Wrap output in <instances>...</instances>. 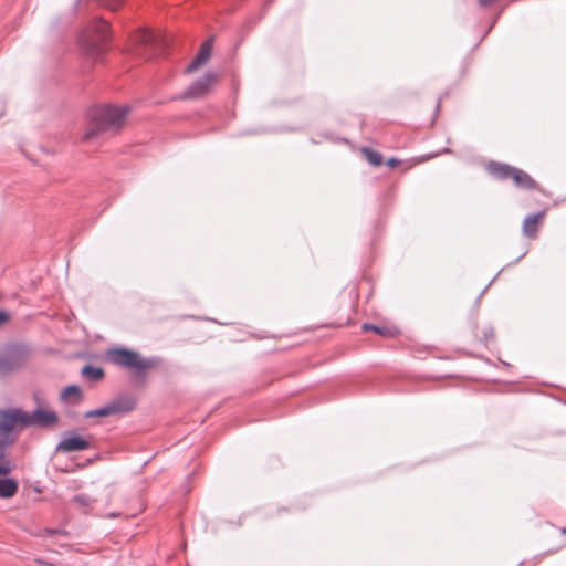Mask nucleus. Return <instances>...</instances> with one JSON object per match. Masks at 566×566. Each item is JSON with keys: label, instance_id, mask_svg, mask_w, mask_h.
Returning <instances> with one entry per match:
<instances>
[{"label": "nucleus", "instance_id": "f257e3e1", "mask_svg": "<svg viewBox=\"0 0 566 566\" xmlns=\"http://www.w3.org/2000/svg\"><path fill=\"white\" fill-rule=\"evenodd\" d=\"M128 113V106H103L96 109L83 139L88 142L107 134H116L124 127Z\"/></svg>", "mask_w": 566, "mask_h": 566}, {"label": "nucleus", "instance_id": "f03ea898", "mask_svg": "<svg viewBox=\"0 0 566 566\" xmlns=\"http://www.w3.org/2000/svg\"><path fill=\"white\" fill-rule=\"evenodd\" d=\"M109 25L106 21L95 20L80 36L83 54L92 62H97L105 51Z\"/></svg>", "mask_w": 566, "mask_h": 566}, {"label": "nucleus", "instance_id": "7ed1b4c3", "mask_svg": "<svg viewBox=\"0 0 566 566\" xmlns=\"http://www.w3.org/2000/svg\"><path fill=\"white\" fill-rule=\"evenodd\" d=\"M107 359L116 366L127 368L137 376H145L157 366L153 358H145L138 352L126 348H112L107 352Z\"/></svg>", "mask_w": 566, "mask_h": 566}, {"label": "nucleus", "instance_id": "20e7f679", "mask_svg": "<svg viewBox=\"0 0 566 566\" xmlns=\"http://www.w3.org/2000/svg\"><path fill=\"white\" fill-rule=\"evenodd\" d=\"M30 352L24 347H13L0 355V376H7L24 367Z\"/></svg>", "mask_w": 566, "mask_h": 566}, {"label": "nucleus", "instance_id": "39448f33", "mask_svg": "<svg viewBox=\"0 0 566 566\" xmlns=\"http://www.w3.org/2000/svg\"><path fill=\"white\" fill-rule=\"evenodd\" d=\"M25 411L19 408L0 410V433L9 434L25 428Z\"/></svg>", "mask_w": 566, "mask_h": 566}, {"label": "nucleus", "instance_id": "423d86ee", "mask_svg": "<svg viewBox=\"0 0 566 566\" xmlns=\"http://www.w3.org/2000/svg\"><path fill=\"white\" fill-rule=\"evenodd\" d=\"M25 428L40 427L48 428L53 427L59 422L57 413L49 407H38L33 412L25 411Z\"/></svg>", "mask_w": 566, "mask_h": 566}, {"label": "nucleus", "instance_id": "0eeeda50", "mask_svg": "<svg viewBox=\"0 0 566 566\" xmlns=\"http://www.w3.org/2000/svg\"><path fill=\"white\" fill-rule=\"evenodd\" d=\"M133 42L136 45L158 52L167 44V36L165 34H154L148 30H139L133 35Z\"/></svg>", "mask_w": 566, "mask_h": 566}, {"label": "nucleus", "instance_id": "6e6552de", "mask_svg": "<svg viewBox=\"0 0 566 566\" xmlns=\"http://www.w3.org/2000/svg\"><path fill=\"white\" fill-rule=\"evenodd\" d=\"M217 83V76L208 73L202 78L193 83L186 92V97L198 98L205 96Z\"/></svg>", "mask_w": 566, "mask_h": 566}, {"label": "nucleus", "instance_id": "1a4fd4ad", "mask_svg": "<svg viewBox=\"0 0 566 566\" xmlns=\"http://www.w3.org/2000/svg\"><path fill=\"white\" fill-rule=\"evenodd\" d=\"M545 217L546 210L526 216L522 224L524 235L530 239L537 238L539 227L543 224Z\"/></svg>", "mask_w": 566, "mask_h": 566}, {"label": "nucleus", "instance_id": "9d476101", "mask_svg": "<svg viewBox=\"0 0 566 566\" xmlns=\"http://www.w3.org/2000/svg\"><path fill=\"white\" fill-rule=\"evenodd\" d=\"M90 447V443L87 440L80 436H71L64 438L56 448V451L59 452H73V451H81L85 450Z\"/></svg>", "mask_w": 566, "mask_h": 566}, {"label": "nucleus", "instance_id": "9b49d317", "mask_svg": "<svg viewBox=\"0 0 566 566\" xmlns=\"http://www.w3.org/2000/svg\"><path fill=\"white\" fill-rule=\"evenodd\" d=\"M511 179L515 186L525 190H541L538 184L524 170L514 168Z\"/></svg>", "mask_w": 566, "mask_h": 566}, {"label": "nucleus", "instance_id": "f8f14e48", "mask_svg": "<svg viewBox=\"0 0 566 566\" xmlns=\"http://www.w3.org/2000/svg\"><path fill=\"white\" fill-rule=\"evenodd\" d=\"M212 52V42L210 40L205 41L200 50L197 54V56L193 59V61L187 66V72H192L203 65L211 56Z\"/></svg>", "mask_w": 566, "mask_h": 566}, {"label": "nucleus", "instance_id": "ddd939ff", "mask_svg": "<svg viewBox=\"0 0 566 566\" xmlns=\"http://www.w3.org/2000/svg\"><path fill=\"white\" fill-rule=\"evenodd\" d=\"M514 168L515 167L496 161H491L486 165L488 172L497 179L511 178Z\"/></svg>", "mask_w": 566, "mask_h": 566}, {"label": "nucleus", "instance_id": "4468645a", "mask_svg": "<svg viewBox=\"0 0 566 566\" xmlns=\"http://www.w3.org/2000/svg\"><path fill=\"white\" fill-rule=\"evenodd\" d=\"M18 492V482L13 479H0V497L10 499Z\"/></svg>", "mask_w": 566, "mask_h": 566}, {"label": "nucleus", "instance_id": "2eb2a0df", "mask_svg": "<svg viewBox=\"0 0 566 566\" xmlns=\"http://www.w3.org/2000/svg\"><path fill=\"white\" fill-rule=\"evenodd\" d=\"M114 413L129 412L136 407V400L133 397H124L109 403Z\"/></svg>", "mask_w": 566, "mask_h": 566}, {"label": "nucleus", "instance_id": "dca6fc26", "mask_svg": "<svg viewBox=\"0 0 566 566\" xmlns=\"http://www.w3.org/2000/svg\"><path fill=\"white\" fill-rule=\"evenodd\" d=\"M361 328L364 332H374L384 337H395L398 334V329L396 327L378 326L369 323H365Z\"/></svg>", "mask_w": 566, "mask_h": 566}, {"label": "nucleus", "instance_id": "f3484780", "mask_svg": "<svg viewBox=\"0 0 566 566\" xmlns=\"http://www.w3.org/2000/svg\"><path fill=\"white\" fill-rule=\"evenodd\" d=\"M361 154L364 155L365 159L373 166L378 167L382 164V155L368 147L361 148Z\"/></svg>", "mask_w": 566, "mask_h": 566}, {"label": "nucleus", "instance_id": "a211bd4d", "mask_svg": "<svg viewBox=\"0 0 566 566\" xmlns=\"http://www.w3.org/2000/svg\"><path fill=\"white\" fill-rule=\"evenodd\" d=\"M82 375L91 380H101L104 377V371L99 367L85 366L82 369Z\"/></svg>", "mask_w": 566, "mask_h": 566}, {"label": "nucleus", "instance_id": "6ab92c4d", "mask_svg": "<svg viewBox=\"0 0 566 566\" xmlns=\"http://www.w3.org/2000/svg\"><path fill=\"white\" fill-rule=\"evenodd\" d=\"M71 397H74L77 401L82 399V391L80 387L72 385L63 389V391L61 392V399L67 400Z\"/></svg>", "mask_w": 566, "mask_h": 566}, {"label": "nucleus", "instance_id": "aec40b11", "mask_svg": "<svg viewBox=\"0 0 566 566\" xmlns=\"http://www.w3.org/2000/svg\"><path fill=\"white\" fill-rule=\"evenodd\" d=\"M112 415H115L114 409H113V407H111V405H107L103 408L87 411L84 416H85V418H93V417H108Z\"/></svg>", "mask_w": 566, "mask_h": 566}, {"label": "nucleus", "instance_id": "412c9836", "mask_svg": "<svg viewBox=\"0 0 566 566\" xmlns=\"http://www.w3.org/2000/svg\"><path fill=\"white\" fill-rule=\"evenodd\" d=\"M99 1L104 7H106L107 9H109L112 11L118 10L124 2V0H99Z\"/></svg>", "mask_w": 566, "mask_h": 566}, {"label": "nucleus", "instance_id": "4be33fe9", "mask_svg": "<svg viewBox=\"0 0 566 566\" xmlns=\"http://www.w3.org/2000/svg\"><path fill=\"white\" fill-rule=\"evenodd\" d=\"M14 441V438H3V439H0V460H4L6 458V449L8 446H10L11 443H13Z\"/></svg>", "mask_w": 566, "mask_h": 566}, {"label": "nucleus", "instance_id": "5701e85b", "mask_svg": "<svg viewBox=\"0 0 566 566\" xmlns=\"http://www.w3.org/2000/svg\"><path fill=\"white\" fill-rule=\"evenodd\" d=\"M12 471V465L9 461L0 460V475H7Z\"/></svg>", "mask_w": 566, "mask_h": 566}, {"label": "nucleus", "instance_id": "b1692460", "mask_svg": "<svg viewBox=\"0 0 566 566\" xmlns=\"http://www.w3.org/2000/svg\"><path fill=\"white\" fill-rule=\"evenodd\" d=\"M33 398H34V400H35V402H36V405H38V407H40V406H41V407H48V406L45 405L44 399L41 397V394H40V392H38V391H36V392H34V394H33Z\"/></svg>", "mask_w": 566, "mask_h": 566}, {"label": "nucleus", "instance_id": "393cba45", "mask_svg": "<svg viewBox=\"0 0 566 566\" xmlns=\"http://www.w3.org/2000/svg\"><path fill=\"white\" fill-rule=\"evenodd\" d=\"M9 321V314L0 311V325Z\"/></svg>", "mask_w": 566, "mask_h": 566}, {"label": "nucleus", "instance_id": "a878e982", "mask_svg": "<svg viewBox=\"0 0 566 566\" xmlns=\"http://www.w3.org/2000/svg\"><path fill=\"white\" fill-rule=\"evenodd\" d=\"M398 164H399V160H398L397 158H390V159L387 161V165H388L389 167H392V168H394V167H396V166H398Z\"/></svg>", "mask_w": 566, "mask_h": 566}, {"label": "nucleus", "instance_id": "bb28decb", "mask_svg": "<svg viewBox=\"0 0 566 566\" xmlns=\"http://www.w3.org/2000/svg\"><path fill=\"white\" fill-rule=\"evenodd\" d=\"M45 533H48V534H63V535L66 534L65 532L57 531V530H45Z\"/></svg>", "mask_w": 566, "mask_h": 566}, {"label": "nucleus", "instance_id": "cd10ccee", "mask_svg": "<svg viewBox=\"0 0 566 566\" xmlns=\"http://www.w3.org/2000/svg\"><path fill=\"white\" fill-rule=\"evenodd\" d=\"M344 324L343 323H339V324H329L328 326H333V327H340L343 326Z\"/></svg>", "mask_w": 566, "mask_h": 566}]
</instances>
